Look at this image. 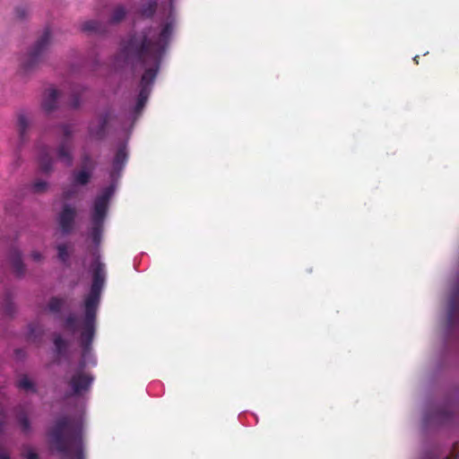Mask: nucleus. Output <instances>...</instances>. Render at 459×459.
<instances>
[{"instance_id":"nucleus-1","label":"nucleus","mask_w":459,"mask_h":459,"mask_svg":"<svg viewBox=\"0 0 459 459\" xmlns=\"http://www.w3.org/2000/svg\"><path fill=\"white\" fill-rule=\"evenodd\" d=\"M176 20L169 16L160 25V30L156 36L152 27L134 32L120 43L118 52L115 56L117 64L130 65L133 68H143L140 81V91L134 107V113L140 115L148 100L152 84L160 71L162 58L169 45Z\"/></svg>"},{"instance_id":"nucleus-2","label":"nucleus","mask_w":459,"mask_h":459,"mask_svg":"<svg viewBox=\"0 0 459 459\" xmlns=\"http://www.w3.org/2000/svg\"><path fill=\"white\" fill-rule=\"evenodd\" d=\"M53 448L65 457L84 459L83 423L70 416L58 418L48 431Z\"/></svg>"},{"instance_id":"nucleus-3","label":"nucleus","mask_w":459,"mask_h":459,"mask_svg":"<svg viewBox=\"0 0 459 459\" xmlns=\"http://www.w3.org/2000/svg\"><path fill=\"white\" fill-rule=\"evenodd\" d=\"M85 333L86 330H81L80 345L82 347V358L79 361L78 368L73 372L66 382L71 390V393L67 394L66 397L84 395L91 390L94 381V377L84 369L87 364L95 366L97 363L95 357L91 353V345L95 332H92L91 335H89V333Z\"/></svg>"},{"instance_id":"nucleus-4","label":"nucleus","mask_w":459,"mask_h":459,"mask_svg":"<svg viewBox=\"0 0 459 459\" xmlns=\"http://www.w3.org/2000/svg\"><path fill=\"white\" fill-rule=\"evenodd\" d=\"M105 282V265L99 259L92 264V283L90 293L83 303L84 316L82 323V330H86L89 335L96 332L97 311L100 301V293Z\"/></svg>"},{"instance_id":"nucleus-5","label":"nucleus","mask_w":459,"mask_h":459,"mask_svg":"<svg viewBox=\"0 0 459 459\" xmlns=\"http://www.w3.org/2000/svg\"><path fill=\"white\" fill-rule=\"evenodd\" d=\"M114 194V186H109L103 189L93 203V211L91 214V238L95 245L101 241L104 221L108 213V203Z\"/></svg>"},{"instance_id":"nucleus-6","label":"nucleus","mask_w":459,"mask_h":459,"mask_svg":"<svg viewBox=\"0 0 459 459\" xmlns=\"http://www.w3.org/2000/svg\"><path fill=\"white\" fill-rule=\"evenodd\" d=\"M51 43V31L46 28L26 55L21 59V67L30 72L43 62Z\"/></svg>"},{"instance_id":"nucleus-7","label":"nucleus","mask_w":459,"mask_h":459,"mask_svg":"<svg viewBox=\"0 0 459 459\" xmlns=\"http://www.w3.org/2000/svg\"><path fill=\"white\" fill-rule=\"evenodd\" d=\"M62 131V138L58 146L56 147V153L58 160L63 162L65 166L70 167L73 165V129L72 126L68 124H62L60 126Z\"/></svg>"},{"instance_id":"nucleus-8","label":"nucleus","mask_w":459,"mask_h":459,"mask_svg":"<svg viewBox=\"0 0 459 459\" xmlns=\"http://www.w3.org/2000/svg\"><path fill=\"white\" fill-rule=\"evenodd\" d=\"M446 327L449 333H459V281L450 299Z\"/></svg>"},{"instance_id":"nucleus-9","label":"nucleus","mask_w":459,"mask_h":459,"mask_svg":"<svg viewBox=\"0 0 459 459\" xmlns=\"http://www.w3.org/2000/svg\"><path fill=\"white\" fill-rule=\"evenodd\" d=\"M76 215L77 212L74 207L70 204L63 206L58 214L57 221L64 235H68L74 230Z\"/></svg>"},{"instance_id":"nucleus-10","label":"nucleus","mask_w":459,"mask_h":459,"mask_svg":"<svg viewBox=\"0 0 459 459\" xmlns=\"http://www.w3.org/2000/svg\"><path fill=\"white\" fill-rule=\"evenodd\" d=\"M112 118V110L107 109L98 117L97 125L91 122L89 125V134L91 137L102 140L106 136L107 127Z\"/></svg>"},{"instance_id":"nucleus-11","label":"nucleus","mask_w":459,"mask_h":459,"mask_svg":"<svg viewBox=\"0 0 459 459\" xmlns=\"http://www.w3.org/2000/svg\"><path fill=\"white\" fill-rule=\"evenodd\" d=\"M127 160V146L126 143H122L119 144L112 161V170L110 172V177L112 179H115L120 176V173L124 169Z\"/></svg>"},{"instance_id":"nucleus-12","label":"nucleus","mask_w":459,"mask_h":459,"mask_svg":"<svg viewBox=\"0 0 459 459\" xmlns=\"http://www.w3.org/2000/svg\"><path fill=\"white\" fill-rule=\"evenodd\" d=\"M8 259L15 275L19 278L23 277L26 273V266L22 261L21 251L17 248H12Z\"/></svg>"},{"instance_id":"nucleus-13","label":"nucleus","mask_w":459,"mask_h":459,"mask_svg":"<svg viewBox=\"0 0 459 459\" xmlns=\"http://www.w3.org/2000/svg\"><path fill=\"white\" fill-rule=\"evenodd\" d=\"M92 174L93 171L86 169L85 168L74 169L71 174V183L74 186H87L91 180Z\"/></svg>"},{"instance_id":"nucleus-14","label":"nucleus","mask_w":459,"mask_h":459,"mask_svg":"<svg viewBox=\"0 0 459 459\" xmlns=\"http://www.w3.org/2000/svg\"><path fill=\"white\" fill-rule=\"evenodd\" d=\"M58 96L59 92L56 89L51 88L45 91L41 106L47 114H49L56 108Z\"/></svg>"},{"instance_id":"nucleus-15","label":"nucleus","mask_w":459,"mask_h":459,"mask_svg":"<svg viewBox=\"0 0 459 459\" xmlns=\"http://www.w3.org/2000/svg\"><path fill=\"white\" fill-rule=\"evenodd\" d=\"M17 422L24 434H28L31 430L30 421L28 417V409L25 405H18L14 409Z\"/></svg>"},{"instance_id":"nucleus-16","label":"nucleus","mask_w":459,"mask_h":459,"mask_svg":"<svg viewBox=\"0 0 459 459\" xmlns=\"http://www.w3.org/2000/svg\"><path fill=\"white\" fill-rule=\"evenodd\" d=\"M30 126V121L23 111L17 113V131L19 134V141L21 144H23L28 140V130Z\"/></svg>"},{"instance_id":"nucleus-17","label":"nucleus","mask_w":459,"mask_h":459,"mask_svg":"<svg viewBox=\"0 0 459 459\" xmlns=\"http://www.w3.org/2000/svg\"><path fill=\"white\" fill-rule=\"evenodd\" d=\"M38 159L40 171L49 174L53 170L54 160L47 147L39 150Z\"/></svg>"},{"instance_id":"nucleus-18","label":"nucleus","mask_w":459,"mask_h":459,"mask_svg":"<svg viewBox=\"0 0 459 459\" xmlns=\"http://www.w3.org/2000/svg\"><path fill=\"white\" fill-rule=\"evenodd\" d=\"M1 311L4 316L8 317H13L15 314L16 307L13 303V294L10 290H6L2 297Z\"/></svg>"},{"instance_id":"nucleus-19","label":"nucleus","mask_w":459,"mask_h":459,"mask_svg":"<svg viewBox=\"0 0 459 459\" xmlns=\"http://www.w3.org/2000/svg\"><path fill=\"white\" fill-rule=\"evenodd\" d=\"M81 30L84 32L96 34H103L107 31L106 25L95 20L84 22L81 26Z\"/></svg>"},{"instance_id":"nucleus-20","label":"nucleus","mask_w":459,"mask_h":459,"mask_svg":"<svg viewBox=\"0 0 459 459\" xmlns=\"http://www.w3.org/2000/svg\"><path fill=\"white\" fill-rule=\"evenodd\" d=\"M66 300L64 298L52 297L48 302L47 308L52 314H59Z\"/></svg>"},{"instance_id":"nucleus-21","label":"nucleus","mask_w":459,"mask_h":459,"mask_svg":"<svg viewBox=\"0 0 459 459\" xmlns=\"http://www.w3.org/2000/svg\"><path fill=\"white\" fill-rule=\"evenodd\" d=\"M157 9V1L156 0H145L143 4L140 13L142 16L145 18H152Z\"/></svg>"},{"instance_id":"nucleus-22","label":"nucleus","mask_w":459,"mask_h":459,"mask_svg":"<svg viewBox=\"0 0 459 459\" xmlns=\"http://www.w3.org/2000/svg\"><path fill=\"white\" fill-rule=\"evenodd\" d=\"M44 333L42 326L38 323H31L28 326V338L30 341L37 342L40 340Z\"/></svg>"},{"instance_id":"nucleus-23","label":"nucleus","mask_w":459,"mask_h":459,"mask_svg":"<svg viewBox=\"0 0 459 459\" xmlns=\"http://www.w3.org/2000/svg\"><path fill=\"white\" fill-rule=\"evenodd\" d=\"M126 10L123 5H117L112 11L110 15L109 23L117 24L121 22L126 16Z\"/></svg>"},{"instance_id":"nucleus-24","label":"nucleus","mask_w":459,"mask_h":459,"mask_svg":"<svg viewBox=\"0 0 459 459\" xmlns=\"http://www.w3.org/2000/svg\"><path fill=\"white\" fill-rule=\"evenodd\" d=\"M53 342L56 353L58 356H63L66 352L68 347L67 342L60 334H55Z\"/></svg>"},{"instance_id":"nucleus-25","label":"nucleus","mask_w":459,"mask_h":459,"mask_svg":"<svg viewBox=\"0 0 459 459\" xmlns=\"http://www.w3.org/2000/svg\"><path fill=\"white\" fill-rule=\"evenodd\" d=\"M63 326L65 330H67L73 333L77 332V330H78L77 316L73 313L69 314L65 317Z\"/></svg>"},{"instance_id":"nucleus-26","label":"nucleus","mask_w":459,"mask_h":459,"mask_svg":"<svg viewBox=\"0 0 459 459\" xmlns=\"http://www.w3.org/2000/svg\"><path fill=\"white\" fill-rule=\"evenodd\" d=\"M18 387L21 389H24L26 391H31L33 393H37V389L34 385V383L27 377L22 376L17 384Z\"/></svg>"},{"instance_id":"nucleus-27","label":"nucleus","mask_w":459,"mask_h":459,"mask_svg":"<svg viewBox=\"0 0 459 459\" xmlns=\"http://www.w3.org/2000/svg\"><path fill=\"white\" fill-rule=\"evenodd\" d=\"M80 168H85L86 169H91V171L94 170L95 163L89 153H83L82 155Z\"/></svg>"},{"instance_id":"nucleus-28","label":"nucleus","mask_w":459,"mask_h":459,"mask_svg":"<svg viewBox=\"0 0 459 459\" xmlns=\"http://www.w3.org/2000/svg\"><path fill=\"white\" fill-rule=\"evenodd\" d=\"M56 249H57V253H58L57 254L58 259L62 263L65 264L68 261L69 256H70L67 246L65 244H59V245H57Z\"/></svg>"},{"instance_id":"nucleus-29","label":"nucleus","mask_w":459,"mask_h":459,"mask_svg":"<svg viewBox=\"0 0 459 459\" xmlns=\"http://www.w3.org/2000/svg\"><path fill=\"white\" fill-rule=\"evenodd\" d=\"M48 187V184L47 181H44V180H36L31 185V189H32L33 193H35V194L44 193L47 191Z\"/></svg>"},{"instance_id":"nucleus-30","label":"nucleus","mask_w":459,"mask_h":459,"mask_svg":"<svg viewBox=\"0 0 459 459\" xmlns=\"http://www.w3.org/2000/svg\"><path fill=\"white\" fill-rule=\"evenodd\" d=\"M77 195L76 186L71 184V186L67 188H65L62 193V196L65 200H70L74 198Z\"/></svg>"},{"instance_id":"nucleus-31","label":"nucleus","mask_w":459,"mask_h":459,"mask_svg":"<svg viewBox=\"0 0 459 459\" xmlns=\"http://www.w3.org/2000/svg\"><path fill=\"white\" fill-rule=\"evenodd\" d=\"M28 13H29V9L25 5L18 6L15 9L16 17L20 20L25 19L27 17Z\"/></svg>"},{"instance_id":"nucleus-32","label":"nucleus","mask_w":459,"mask_h":459,"mask_svg":"<svg viewBox=\"0 0 459 459\" xmlns=\"http://www.w3.org/2000/svg\"><path fill=\"white\" fill-rule=\"evenodd\" d=\"M6 423V413L3 409H0V435L3 434Z\"/></svg>"},{"instance_id":"nucleus-33","label":"nucleus","mask_w":459,"mask_h":459,"mask_svg":"<svg viewBox=\"0 0 459 459\" xmlns=\"http://www.w3.org/2000/svg\"><path fill=\"white\" fill-rule=\"evenodd\" d=\"M437 419L446 421L451 418V414L446 410H440L437 412Z\"/></svg>"},{"instance_id":"nucleus-34","label":"nucleus","mask_w":459,"mask_h":459,"mask_svg":"<svg viewBox=\"0 0 459 459\" xmlns=\"http://www.w3.org/2000/svg\"><path fill=\"white\" fill-rule=\"evenodd\" d=\"M22 455L25 459H39V455L31 449H29L26 453H23Z\"/></svg>"},{"instance_id":"nucleus-35","label":"nucleus","mask_w":459,"mask_h":459,"mask_svg":"<svg viewBox=\"0 0 459 459\" xmlns=\"http://www.w3.org/2000/svg\"><path fill=\"white\" fill-rule=\"evenodd\" d=\"M70 107L73 108H78L80 107V98L78 95H74L70 102Z\"/></svg>"},{"instance_id":"nucleus-36","label":"nucleus","mask_w":459,"mask_h":459,"mask_svg":"<svg viewBox=\"0 0 459 459\" xmlns=\"http://www.w3.org/2000/svg\"><path fill=\"white\" fill-rule=\"evenodd\" d=\"M30 256L35 262H40L43 259L42 254L39 251L31 252Z\"/></svg>"},{"instance_id":"nucleus-37","label":"nucleus","mask_w":459,"mask_h":459,"mask_svg":"<svg viewBox=\"0 0 459 459\" xmlns=\"http://www.w3.org/2000/svg\"><path fill=\"white\" fill-rule=\"evenodd\" d=\"M15 352H16L17 357H19V358L24 356V351L22 350L18 349L15 351Z\"/></svg>"},{"instance_id":"nucleus-38","label":"nucleus","mask_w":459,"mask_h":459,"mask_svg":"<svg viewBox=\"0 0 459 459\" xmlns=\"http://www.w3.org/2000/svg\"><path fill=\"white\" fill-rule=\"evenodd\" d=\"M424 459H437V458L434 455H426V457Z\"/></svg>"},{"instance_id":"nucleus-39","label":"nucleus","mask_w":459,"mask_h":459,"mask_svg":"<svg viewBox=\"0 0 459 459\" xmlns=\"http://www.w3.org/2000/svg\"><path fill=\"white\" fill-rule=\"evenodd\" d=\"M414 62L416 64H419V56H416L414 58H413Z\"/></svg>"},{"instance_id":"nucleus-40","label":"nucleus","mask_w":459,"mask_h":459,"mask_svg":"<svg viewBox=\"0 0 459 459\" xmlns=\"http://www.w3.org/2000/svg\"><path fill=\"white\" fill-rule=\"evenodd\" d=\"M455 449H456V445L454 446L453 453H455Z\"/></svg>"},{"instance_id":"nucleus-41","label":"nucleus","mask_w":459,"mask_h":459,"mask_svg":"<svg viewBox=\"0 0 459 459\" xmlns=\"http://www.w3.org/2000/svg\"><path fill=\"white\" fill-rule=\"evenodd\" d=\"M445 459H450V457H449V456H446Z\"/></svg>"}]
</instances>
